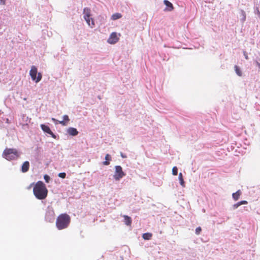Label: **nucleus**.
Returning <instances> with one entry per match:
<instances>
[{
  "label": "nucleus",
  "mask_w": 260,
  "mask_h": 260,
  "mask_svg": "<svg viewBox=\"0 0 260 260\" xmlns=\"http://www.w3.org/2000/svg\"><path fill=\"white\" fill-rule=\"evenodd\" d=\"M33 192L36 198L39 200L45 199L48 194V190L45 184L41 181L36 183L33 188Z\"/></svg>",
  "instance_id": "obj_1"
},
{
  "label": "nucleus",
  "mask_w": 260,
  "mask_h": 260,
  "mask_svg": "<svg viewBox=\"0 0 260 260\" xmlns=\"http://www.w3.org/2000/svg\"><path fill=\"white\" fill-rule=\"evenodd\" d=\"M71 218L67 214H61L56 219V226L58 230H61L68 227Z\"/></svg>",
  "instance_id": "obj_2"
},
{
  "label": "nucleus",
  "mask_w": 260,
  "mask_h": 260,
  "mask_svg": "<svg viewBox=\"0 0 260 260\" xmlns=\"http://www.w3.org/2000/svg\"><path fill=\"white\" fill-rule=\"evenodd\" d=\"M21 154V153L16 149L7 148L4 150L3 156L6 159L12 160L18 159Z\"/></svg>",
  "instance_id": "obj_3"
},
{
  "label": "nucleus",
  "mask_w": 260,
  "mask_h": 260,
  "mask_svg": "<svg viewBox=\"0 0 260 260\" xmlns=\"http://www.w3.org/2000/svg\"><path fill=\"white\" fill-rule=\"evenodd\" d=\"M83 17L87 24L90 28H93L95 26V22L93 18L92 17L91 10L89 8H84L83 11Z\"/></svg>",
  "instance_id": "obj_4"
},
{
  "label": "nucleus",
  "mask_w": 260,
  "mask_h": 260,
  "mask_svg": "<svg viewBox=\"0 0 260 260\" xmlns=\"http://www.w3.org/2000/svg\"><path fill=\"white\" fill-rule=\"evenodd\" d=\"M29 75L32 80L36 83L39 82L42 78L41 73L38 72V69L36 67L32 66L29 71Z\"/></svg>",
  "instance_id": "obj_5"
},
{
  "label": "nucleus",
  "mask_w": 260,
  "mask_h": 260,
  "mask_svg": "<svg viewBox=\"0 0 260 260\" xmlns=\"http://www.w3.org/2000/svg\"><path fill=\"white\" fill-rule=\"evenodd\" d=\"M125 175V174L123 171L122 168L120 166H116L115 167V172L113 177L115 181H119Z\"/></svg>",
  "instance_id": "obj_6"
},
{
  "label": "nucleus",
  "mask_w": 260,
  "mask_h": 260,
  "mask_svg": "<svg viewBox=\"0 0 260 260\" xmlns=\"http://www.w3.org/2000/svg\"><path fill=\"white\" fill-rule=\"evenodd\" d=\"M55 213L53 208L48 206L45 214V220L48 222H52L54 220Z\"/></svg>",
  "instance_id": "obj_7"
},
{
  "label": "nucleus",
  "mask_w": 260,
  "mask_h": 260,
  "mask_svg": "<svg viewBox=\"0 0 260 260\" xmlns=\"http://www.w3.org/2000/svg\"><path fill=\"white\" fill-rule=\"evenodd\" d=\"M118 36H120V35L119 34L118 35L115 32H112L107 40V42L110 44L116 43L119 39Z\"/></svg>",
  "instance_id": "obj_8"
},
{
  "label": "nucleus",
  "mask_w": 260,
  "mask_h": 260,
  "mask_svg": "<svg viewBox=\"0 0 260 260\" xmlns=\"http://www.w3.org/2000/svg\"><path fill=\"white\" fill-rule=\"evenodd\" d=\"M40 126H41V129H42V131L44 133H47L48 134L50 135L52 138H53L54 139H56V135H55L52 132V131H51L50 128H49V127L48 125H47L46 124H41Z\"/></svg>",
  "instance_id": "obj_9"
},
{
  "label": "nucleus",
  "mask_w": 260,
  "mask_h": 260,
  "mask_svg": "<svg viewBox=\"0 0 260 260\" xmlns=\"http://www.w3.org/2000/svg\"><path fill=\"white\" fill-rule=\"evenodd\" d=\"M30 121L31 118H30L25 115H23L21 117L20 124L22 125L23 127L25 126H27L28 123H30Z\"/></svg>",
  "instance_id": "obj_10"
},
{
  "label": "nucleus",
  "mask_w": 260,
  "mask_h": 260,
  "mask_svg": "<svg viewBox=\"0 0 260 260\" xmlns=\"http://www.w3.org/2000/svg\"><path fill=\"white\" fill-rule=\"evenodd\" d=\"M164 4L166 5V8L164 9L165 12H171L173 10L174 7L173 4L168 0H164Z\"/></svg>",
  "instance_id": "obj_11"
},
{
  "label": "nucleus",
  "mask_w": 260,
  "mask_h": 260,
  "mask_svg": "<svg viewBox=\"0 0 260 260\" xmlns=\"http://www.w3.org/2000/svg\"><path fill=\"white\" fill-rule=\"evenodd\" d=\"M67 132L68 134L72 136H77L78 134L77 129L74 127H69L67 129Z\"/></svg>",
  "instance_id": "obj_12"
},
{
  "label": "nucleus",
  "mask_w": 260,
  "mask_h": 260,
  "mask_svg": "<svg viewBox=\"0 0 260 260\" xmlns=\"http://www.w3.org/2000/svg\"><path fill=\"white\" fill-rule=\"evenodd\" d=\"M29 168V162L28 161H25L23 162L21 166V171L23 173L27 172Z\"/></svg>",
  "instance_id": "obj_13"
},
{
  "label": "nucleus",
  "mask_w": 260,
  "mask_h": 260,
  "mask_svg": "<svg viewBox=\"0 0 260 260\" xmlns=\"http://www.w3.org/2000/svg\"><path fill=\"white\" fill-rule=\"evenodd\" d=\"M240 20L242 23H244L246 20V15L244 11L241 10L240 11Z\"/></svg>",
  "instance_id": "obj_14"
},
{
  "label": "nucleus",
  "mask_w": 260,
  "mask_h": 260,
  "mask_svg": "<svg viewBox=\"0 0 260 260\" xmlns=\"http://www.w3.org/2000/svg\"><path fill=\"white\" fill-rule=\"evenodd\" d=\"M241 194L242 192L240 190H238L236 192L233 193L232 197L235 201H237L239 199Z\"/></svg>",
  "instance_id": "obj_15"
},
{
  "label": "nucleus",
  "mask_w": 260,
  "mask_h": 260,
  "mask_svg": "<svg viewBox=\"0 0 260 260\" xmlns=\"http://www.w3.org/2000/svg\"><path fill=\"white\" fill-rule=\"evenodd\" d=\"M122 17V15L119 13H116L111 16V19L112 20H116L119 19Z\"/></svg>",
  "instance_id": "obj_16"
},
{
  "label": "nucleus",
  "mask_w": 260,
  "mask_h": 260,
  "mask_svg": "<svg viewBox=\"0 0 260 260\" xmlns=\"http://www.w3.org/2000/svg\"><path fill=\"white\" fill-rule=\"evenodd\" d=\"M123 218L125 224L127 225H130L132 223V220L131 217L127 215H124Z\"/></svg>",
  "instance_id": "obj_17"
},
{
  "label": "nucleus",
  "mask_w": 260,
  "mask_h": 260,
  "mask_svg": "<svg viewBox=\"0 0 260 260\" xmlns=\"http://www.w3.org/2000/svg\"><path fill=\"white\" fill-rule=\"evenodd\" d=\"M178 179L179 180V182H180V185L183 187H184L185 185V182L184 181V179H183V175H182V173H180L179 174V176H178Z\"/></svg>",
  "instance_id": "obj_18"
},
{
  "label": "nucleus",
  "mask_w": 260,
  "mask_h": 260,
  "mask_svg": "<svg viewBox=\"0 0 260 260\" xmlns=\"http://www.w3.org/2000/svg\"><path fill=\"white\" fill-rule=\"evenodd\" d=\"M105 159L106 161L103 162V164L105 166L109 165L110 164L109 161L111 160V156L109 154H106V155L105 156Z\"/></svg>",
  "instance_id": "obj_19"
},
{
  "label": "nucleus",
  "mask_w": 260,
  "mask_h": 260,
  "mask_svg": "<svg viewBox=\"0 0 260 260\" xmlns=\"http://www.w3.org/2000/svg\"><path fill=\"white\" fill-rule=\"evenodd\" d=\"M234 68H235V72L236 73V74L241 77L242 76V71H241L240 69L239 68V67H238L237 66H235L234 67Z\"/></svg>",
  "instance_id": "obj_20"
},
{
  "label": "nucleus",
  "mask_w": 260,
  "mask_h": 260,
  "mask_svg": "<svg viewBox=\"0 0 260 260\" xmlns=\"http://www.w3.org/2000/svg\"><path fill=\"white\" fill-rule=\"evenodd\" d=\"M152 236V234L149 233H144L142 237L145 240H150Z\"/></svg>",
  "instance_id": "obj_21"
},
{
  "label": "nucleus",
  "mask_w": 260,
  "mask_h": 260,
  "mask_svg": "<svg viewBox=\"0 0 260 260\" xmlns=\"http://www.w3.org/2000/svg\"><path fill=\"white\" fill-rule=\"evenodd\" d=\"M178 173V169L176 167H174L172 169V174L173 175H177Z\"/></svg>",
  "instance_id": "obj_22"
},
{
  "label": "nucleus",
  "mask_w": 260,
  "mask_h": 260,
  "mask_svg": "<svg viewBox=\"0 0 260 260\" xmlns=\"http://www.w3.org/2000/svg\"><path fill=\"white\" fill-rule=\"evenodd\" d=\"M62 118L63 120H64L68 124V122L70 121L69 116L67 115H64L62 116Z\"/></svg>",
  "instance_id": "obj_23"
},
{
  "label": "nucleus",
  "mask_w": 260,
  "mask_h": 260,
  "mask_svg": "<svg viewBox=\"0 0 260 260\" xmlns=\"http://www.w3.org/2000/svg\"><path fill=\"white\" fill-rule=\"evenodd\" d=\"M44 179L47 183H48L50 180V178L48 175H45L44 176Z\"/></svg>",
  "instance_id": "obj_24"
},
{
  "label": "nucleus",
  "mask_w": 260,
  "mask_h": 260,
  "mask_svg": "<svg viewBox=\"0 0 260 260\" xmlns=\"http://www.w3.org/2000/svg\"><path fill=\"white\" fill-rule=\"evenodd\" d=\"M202 231V229L201 227H198L196 229V234L197 235H199Z\"/></svg>",
  "instance_id": "obj_25"
},
{
  "label": "nucleus",
  "mask_w": 260,
  "mask_h": 260,
  "mask_svg": "<svg viewBox=\"0 0 260 260\" xmlns=\"http://www.w3.org/2000/svg\"><path fill=\"white\" fill-rule=\"evenodd\" d=\"M58 123H59V124H61L63 126H66V125H68V123L64 120H62V121H59L58 120Z\"/></svg>",
  "instance_id": "obj_26"
},
{
  "label": "nucleus",
  "mask_w": 260,
  "mask_h": 260,
  "mask_svg": "<svg viewBox=\"0 0 260 260\" xmlns=\"http://www.w3.org/2000/svg\"><path fill=\"white\" fill-rule=\"evenodd\" d=\"M58 176L61 178H64L66 176L65 173H60L58 174Z\"/></svg>",
  "instance_id": "obj_27"
},
{
  "label": "nucleus",
  "mask_w": 260,
  "mask_h": 260,
  "mask_svg": "<svg viewBox=\"0 0 260 260\" xmlns=\"http://www.w3.org/2000/svg\"><path fill=\"white\" fill-rule=\"evenodd\" d=\"M240 206L239 202L237 203L236 204H235L233 206V208L234 209H237L239 206Z\"/></svg>",
  "instance_id": "obj_28"
},
{
  "label": "nucleus",
  "mask_w": 260,
  "mask_h": 260,
  "mask_svg": "<svg viewBox=\"0 0 260 260\" xmlns=\"http://www.w3.org/2000/svg\"><path fill=\"white\" fill-rule=\"evenodd\" d=\"M239 202L240 203V206L242 205H246L247 204V202L246 201H242Z\"/></svg>",
  "instance_id": "obj_29"
},
{
  "label": "nucleus",
  "mask_w": 260,
  "mask_h": 260,
  "mask_svg": "<svg viewBox=\"0 0 260 260\" xmlns=\"http://www.w3.org/2000/svg\"><path fill=\"white\" fill-rule=\"evenodd\" d=\"M51 120L52 121H53L55 123V124H57L58 122V120H57V119H56L54 118H52Z\"/></svg>",
  "instance_id": "obj_30"
},
{
  "label": "nucleus",
  "mask_w": 260,
  "mask_h": 260,
  "mask_svg": "<svg viewBox=\"0 0 260 260\" xmlns=\"http://www.w3.org/2000/svg\"><path fill=\"white\" fill-rule=\"evenodd\" d=\"M0 4L5 5L6 4V0H0Z\"/></svg>",
  "instance_id": "obj_31"
},
{
  "label": "nucleus",
  "mask_w": 260,
  "mask_h": 260,
  "mask_svg": "<svg viewBox=\"0 0 260 260\" xmlns=\"http://www.w3.org/2000/svg\"><path fill=\"white\" fill-rule=\"evenodd\" d=\"M244 55L246 59H248V55L245 51L244 52Z\"/></svg>",
  "instance_id": "obj_32"
},
{
  "label": "nucleus",
  "mask_w": 260,
  "mask_h": 260,
  "mask_svg": "<svg viewBox=\"0 0 260 260\" xmlns=\"http://www.w3.org/2000/svg\"><path fill=\"white\" fill-rule=\"evenodd\" d=\"M120 155H121V156L122 158H126V155L124 154H123V153H120Z\"/></svg>",
  "instance_id": "obj_33"
},
{
  "label": "nucleus",
  "mask_w": 260,
  "mask_h": 260,
  "mask_svg": "<svg viewBox=\"0 0 260 260\" xmlns=\"http://www.w3.org/2000/svg\"><path fill=\"white\" fill-rule=\"evenodd\" d=\"M23 100L26 101V98H25L23 99Z\"/></svg>",
  "instance_id": "obj_34"
}]
</instances>
